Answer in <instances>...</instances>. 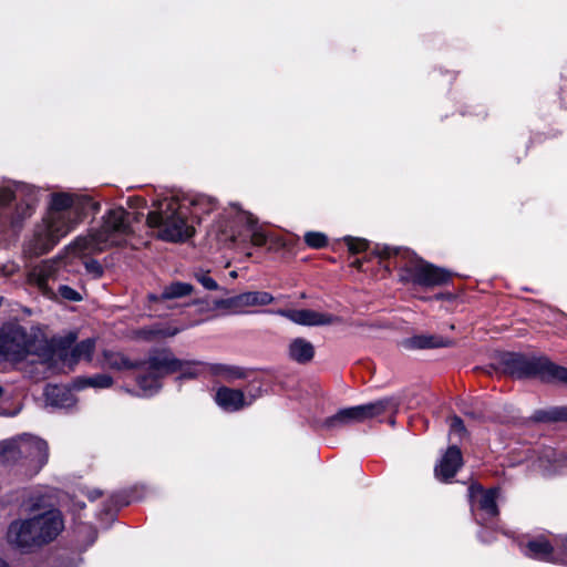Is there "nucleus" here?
Instances as JSON below:
<instances>
[{"label": "nucleus", "mask_w": 567, "mask_h": 567, "mask_svg": "<svg viewBox=\"0 0 567 567\" xmlns=\"http://www.w3.org/2000/svg\"><path fill=\"white\" fill-rule=\"evenodd\" d=\"M207 363H187L174 355L167 349H155L150 351L144 367L145 373L136 375V384L143 392V395L151 396L162 388V380L173 373L181 372V378L193 379L199 374L207 373L203 368Z\"/></svg>", "instance_id": "obj_1"}, {"label": "nucleus", "mask_w": 567, "mask_h": 567, "mask_svg": "<svg viewBox=\"0 0 567 567\" xmlns=\"http://www.w3.org/2000/svg\"><path fill=\"white\" fill-rule=\"evenodd\" d=\"M378 255L381 258L393 257L395 259V266L401 270L400 279L403 282L435 287L445 285L451 280L449 270L419 258L408 248L382 246L378 247Z\"/></svg>", "instance_id": "obj_2"}, {"label": "nucleus", "mask_w": 567, "mask_h": 567, "mask_svg": "<svg viewBox=\"0 0 567 567\" xmlns=\"http://www.w3.org/2000/svg\"><path fill=\"white\" fill-rule=\"evenodd\" d=\"M188 208L176 198L159 200L147 215L146 224L157 229V237L165 241L181 243L194 235V227L187 220Z\"/></svg>", "instance_id": "obj_3"}, {"label": "nucleus", "mask_w": 567, "mask_h": 567, "mask_svg": "<svg viewBox=\"0 0 567 567\" xmlns=\"http://www.w3.org/2000/svg\"><path fill=\"white\" fill-rule=\"evenodd\" d=\"M93 205L89 196L54 194L48 217L43 221L60 241L82 221L85 210Z\"/></svg>", "instance_id": "obj_4"}, {"label": "nucleus", "mask_w": 567, "mask_h": 567, "mask_svg": "<svg viewBox=\"0 0 567 567\" xmlns=\"http://www.w3.org/2000/svg\"><path fill=\"white\" fill-rule=\"evenodd\" d=\"M49 460L48 443L37 436L24 434L16 440L0 443V462H20L30 476L38 474Z\"/></svg>", "instance_id": "obj_5"}, {"label": "nucleus", "mask_w": 567, "mask_h": 567, "mask_svg": "<svg viewBox=\"0 0 567 567\" xmlns=\"http://www.w3.org/2000/svg\"><path fill=\"white\" fill-rule=\"evenodd\" d=\"M505 373L513 378H539L545 382L567 384V368L557 365L545 357L528 359L518 353H506L501 360Z\"/></svg>", "instance_id": "obj_6"}, {"label": "nucleus", "mask_w": 567, "mask_h": 567, "mask_svg": "<svg viewBox=\"0 0 567 567\" xmlns=\"http://www.w3.org/2000/svg\"><path fill=\"white\" fill-rule=\"evenodd\" d=\"M398 406L394 400L385 398L368 404L339 410L334 415L326 419L323 426L328 430H338L344 426L362 423L383 414Z\"/></svg>", "instance_id": "obj_7"}, {"label": "nucleus", "mask_w": 567, "mask_h": 567, "mask_svg": "<svg viewBox=\"0 0 567 567\" xmlns=\"http://www.w3.org/2000/svg\"><path fill=\"white\" fill-rule=\"evenodd\" d=\"M97 233L106 248L124 244L132 234L131 214L123 208L110 210Z\"/></svg>", "instance_id": "obj_8"}, {"label": "nucleus", "mask_w": 567, "mask_h": 567, "mask_svg": "<svg viewBox=\"0 0 567 567\" xmlns=\"http://www.w3.org/2000/svg\"><path fill=\"white\" fill-rule=\"evenodd\" d=\"M29 352L25 330L20 326H7L0 331V354L12 361L22 360Z\"/></svg>", "instance_id": "obj_9"}, {"label": "nucleus", "mask_w": 567, "mask_h": 567, "mask_svg": "<svg viewBox=\"0 0 567 567\" xmlns=\"http://www.w3.org/2000/svg\"><path fill=\"white\" fill-rule=\"evenodd\" d=\"M7 540L12 547L24 553L42 547L30 518L13 520L8 527Z\"/></svg>", "instance_id": "obj_10"}, {"label": "nucleus", "mask_w": 567, "mask_h": 567, "mask_svg": "<svg viewBox=\"0 0 567 567\" xmlns=\"http://www.w3.org/2000/svg\"><path fill=\"white\" fill-rule=\"evenodd\" d=\"M30 519L42 546L54 540L64 529L62 514L59 509L53 507L43 513L33 515Z\"/></svg>", "instance_id": "obj_11"}, {"label": "nucleus", "mask_w": 567, "mask_h": 567, "mask_svg": "<svg viewBox=\"0 0 567 567\" xmlns=\"http://www.w3.org/2000/svg\"><path fill=\"white\" fill-rule=\"evenodd\" d=\"M275 300L267 291H247L240 295L215 301L216 308L229 309L233 312H243L245 308L267 306Z\"/></svg>", "instance_id": "obj_12"}, {"label": "nucleus", "mask_w": 567, "mask_h": 567, "mask_svg": "<svg viewBox=\"0 0 567 567\" xmlns=\"http://www.w3.org/2000/svg\"><path fill=\"white\" fill-rule=\"evenodd\" d=\"M276 313L289 319L296 324L308 327L330 326L341 321L337 316L311 309H280L276 311Z\"/></svg>", "instance_id": "obj_13"}, {"label": "nucleus", "mask_w": 567, "mask_h": 567, "mask_svg": "<svg viewBox=\"0 0 567 567\" xmlns=\"http://www.w3.org/2000/svg\"><path fill=\"white\" fill-rule=\"evenodd\" d=\"M58 243L59 239L55 238L43 221L34 229L33 237L25 245V252L31 256H40L49 252Z\"/></svg>", "instance_id": "obj_14"}, {"label": "nucleus", "mask_w": 567, "mask_h": 567, "mask_svg": "<svg viewBox=\"0 0 567 567\" xmlns=\"http://www.w3.org/2000/svg\"><path fill=\"white\" fill-rule=\"evenodd\" d=\"M215 401L223 410L227 412H236L252 403L247 400L244 392L238 389L220 386L215 394Z\"/></svg>", "instance_id": "obj_15"}, {"label": "nucleus", "mask_w": 567, "mask_h": 567, "mask_svg": "<svg viewBox=\"0 0 567 567\" xmlns=\"http://www.w3.org/2000/svg\"><path fill=\"white\" fill-rule=\"evenodd\" d=\"M462 464L463 458L460 449L455 445L450 446L435 466V476L443 482H447L455 476Z\"/></svg>", "instance_id": "obj_16"}, {"label": "nucleus", "mask_w": 567, "mask_h": 567, "mask_svg": "<svg viewBox=\"0 0 567 567\" xmlns=\"http://www.w3.org/2000/svg\"><path fill=\"white\" fill-rule=\"evenodd\" d=\"M102 357H103V365L109 369L116 370V371L138 369L140 372L137 373V375L146 372V369L144 367L146 359L141 362L135 361V360H132L124 352L116 351V350H104L102 352Z\"/></svg>", "instance_id": "obj_17"}, {"label": "nucleus", "mask_w": 567, "mask_h": 567, "mask_svg": "<svg viewBox=\"0 0 567 567\" xmlns=\"http://www.w3.org/2000/svg\"><path fill=\"white\" fill-rule=\"evenodd\" d=\"M64 266L63 259L45 260L33 269L32 276L35 278L38 286L45 290L51 279L55 280L61 277V270Z\"/></svg>", "instance_id": "obj_18"}, {"label": "nucleus", "mask_w": 567, "mask_h": 567, "mask_svg": "<svg viewBox=\"0 0 567 567\" xmlns=\"http://www.w3.org/2000/svg\"><path fill=\"white\" fill-rule=\"evenodd\" d=\"M107 249L97 230L87 236H80L68 246L73 255H90Z\"/></svg>", "instance_id": "obj_19"}, {"label": "nucleus", "mask_w": 567, "mask_h": 567, "mask_svg": "<svg viewBox=\"0 0 567 567\" xmlns=\"http://www.w3.org/2000/svg\"><path fill=\"white\" fill-rule=\"evenodd\" d=\"M470 497L478 504V507L484 511L489 517L498 514L496 505V493L492 489L483 491L477 484H472L468 487Z\"/></svg>", "instance_id": "obj_20"}, {"label": "nucleus", "mask_w": 567, "mask_h": 567, "mask_svg": "<svg viewBox=\"0 0 567 567\" xmlns=\"http://www.w3.org/2000/svg\"><path fill=\"white\" fill-rule=\"evenodd\" d=\"M95 351V339L89 338L75 344L69 352L63 354V361L70 365L76 364L80 360L91 361Z\"/></svg>", "instance_id": "obj_21"}, {"label": "nucleus", "mask_w": 567, "mask_h": 567, "mask_svg": "<svg viewBox=\"0 0 567 567\" xmlns=\"http://www.w3.org/2000/svg\"><path fill=\"white\" fill-rule=\"evenodd\" d=\"M525 555L527 557L544 561H555L554 548L544 537L529 540L525 546Z\"/></svg>", "instance_id": "obj_22"}, {"label": "nucleus", "mask_w": 567, "mask_h": 567, "mask_svg": "<svg viewBox=\"0 0 567 567\" xmlns=\"http://www.w3.org/2000/svg\"><path fill=\"white\" fill-rule=\"evenodd\" d=\"M288 353L291 360L303 364L313 359L315 347L303 338H296L290 342Z\"/></svg>", "instance_id": "obj_23"}, {"label": "nucleus", "mask_w": 567, "mask_h": 567, "mask_svg": "<svg viewBox=\"0 0 567 567\" xmlns=\"http://www.w3.org/2000/svg\"><path fill=\"white\" fill-rule=\"evenodd\" d=\"M203 368L207 370V373L219 377L227 382L245 378V372L235 365L207 363V365H203Z\"/></svg>", "instance_id": "obj_24"}, {"label": "nucleus", "mask_w": 567, "mask_h": 567, "mask_svg": "<svg viewBox=\"0 0 567 567\" xmlns=\"http://www.w3.org/2000/svg\"><path fill=\"white\" fill-rule=\"evenodd\" d=\"M193 289L190 284L175 281L166 286L161 296L151 295L150 299L153 301L177 299L190 295Z\"/></svg>", "instance_id": "obj_25"}, {"label": "nucleus", "mask_w": 567, "mask_h": 567, "mask_svg": "<svg viewBox=\"0 0 567 567\" xmlns=\"http://www.w3.org/2000/svg\"><path fill=\"white\" fill-rule=\"evenodd\" d=\"M113 378L106 373H99L93 377H79L74 380L73 385L76 390L85 388L109 389L113 385Z\"/></svg>", "instance_id": "obj_26"}, {"label": "nucleus", "mask_w": 567, "mask_h": 567, "mask_svg": "<svg viewBox=\"0 0 567 567\" xmlns=\"http://www.w3.org/2000/svg\"><path fill=\"white\" fill-rule=\"evenodd\" d=\"M450 341H444L434 336H415L405 340V346L410 349H429L450 346Z\"/></svg>", "instance_id": "obj_27"}, {"label": "nucleus", "mask_w": 567, "mask_h": 567, "mask_svg": "<svg viewBox=\"0 0 567 567\" xmlns=\"http://www.w3.org/2000/svg\"><path fill=\"white\" fill-rule=\"evenodd\" d=\"M179 332V329L177 328H142L136 331V337L153 341L159 338H167V337H174Z\"/></svg>", "instance_id": "obj_28"}, {"label": "nucleus", "mask_w": 567, "mask_h": 567, "mask_svg": "<svg viewBox=\"0 0 567 567\" xmlns=\"http://www.w3.org/2000/svg\"><path fill=\"white\" fill-rule=\"evenodd\" d=\"M20 203L16 208V213L11 218L13 226L19 225L25 218L31 217L34 212L35 199L30 195L27 199L19 198Z\"/></svg>", "instance_id": "obj_29"}, {"label": "nucleus", "mask_w": 567, "mask_h": 567, "mask_svg": "<svg viewBox=\"0 0 567 567\" xmlns=\"http://www.w3.org/2000/svg\"><path fill=\"white\" fill-rule=\"evenodd\" d=\"M243 218L247 227L251 230L250 241L254 246H264L268 240V235L257 227V219L251 214H244Z\"/></svg>", "instance_id": "obj_30"}, {"label": "nucleus", "mask_w": 567, "mask_h": 567, "mask_svg": "<svg viewBox=\"0 0 567 567\" xmlns=\"http://www.w3.org/2000/svg\"><path fill=\"white\" fill-rule=\"evenodd\" d=\"M44 395L48 404L52 406H63L66 401V393L58 385H47Z\"/></svg>", "instance_id": "obj_31"}, {"label": "nucleus", "mask_w": 567, "mask_h": 567, "mask_svg": "<svg viewBox=\"0 0 567 567\" xmlns=\"http://www.w3.org/2000/svg\"><path fill=\"white\" fill-rule=\"evenodd\" d=\"M305 243L313 249H321L327 246L328 237L320 231H308L305 234Z\"/></svg>", "instance_id": "obj_32"}, {"label": "nucleus", "mask_w": 567, "mask_h": 567, "mask_svg": "<svg viewBox=\"0 0 567 567\" xmlns=\"http://www.w3.org/2000/svg\"><path fill=\"white\" fill-rule=\"evenodd\" d=\"M23 192L22 186H16V188L11 187H4L0 189V205L7 206L13 200H17L21 197V194Z\"/></svg>", "instance_id": "obj_33"}, {"label": "nucleus", "mask_w": 567, "mask_h": 567, "mask_svg": "<svg viewBox=\"0 0 567 567\" xmlns=\"http://www.w3.org/2000/svg\"><path fill=\"white\" fill-rule=\"evenodd\" d=\"M449 425L451 435H457L460 439L466 435L464 422L457 415H453L449 419Z\"/></svg>", "instance_id": "obj_34"}, {"label": "nucleus", "mask_w": 567, "mask_h": 567, "mask_svg": "<svg viewBox=\"0 0 567 567\" xmlns=\"http://www.w3.org/2000/svg\"><path fill=\"white\" fill-rule=\"evenodd\" d=\"M196 280L203 285L204 288L208 290L218 289L217 282L209 276L208 271L198 270L194 274Z\"/></svg>", "instance_id": "obj_35"}, {"label": "nucleus", "mask_w": 567, "mask_h": 567, "mask_svg": "<svg viewBox=\"0 0 567 567\" xmlns=\"http://www.w3.org/2000/svg\"><path fill=\"white\" fill-rule=\"evenodd\" d=\"M346 243L349 251L352 254L362 252L368 248V241L365 239L348 237L346 238Z\"/></svg>", "instance_id": "obj_36"}, {"label": "nucleus", "mask_w": 567, "mask_h": 567, "mask_svg": "<svg viewBox=\"0 0 567 567\" xmlns=\"http://www.w3.org/2000/svg\"><path fill=\"white\" fill-rule=\"evenodd\" d=\"M58 291L62 298L70 301H80L82 299V296L76 290L65 285H61Z\"/></svg>", "instance_id": "obj_37"}, {"label": "nucleus", "mask_w": 567, "mask_h": 567, "mask_svg": "<svg viewBox=\"0 0 567 567\" xmlns=\"http://www.w3.org/2000/svg\"><path fill=\"white\" fill-rule=\"evenodd\" d=\"M85 269L92 274L94 278H100L103 275V267L96 260H89L85 262Z\"/></svg>", "instance_id": "obj_38"}, {"label": "nucleus", "mask_w": 567, "mask_h": 567, "mask_svg": "<svg viewBox=\"0 0 567 567\" xmlns=\"http://www.w3.org/2000/svg\"><path fill=\"white\" fill-rule=\"evenodd\" d=\"M555 419L567 420V409H561L560 411H557Z\"/></svg>", "instance_id": "obj_39"}, {"label": "nucleus", "mask_w": 567, "mask_h": 567, "mask_svg": "<svg viewBox=\"0 0 567 567\" xmlns=\"http://www.w3.org/2000/svg\"><path fill=\"white\" fill-rule=\"evenodd\" d=\"M563 554L567 559V536L561 539Z\"/></svg>", "instance_id": "obj_40"}, {"label": "nucleus", "mask_w": 567, "mask_h": 567, "mask_svg": "<svg viewBox=\"0 0 567 567\" xmlns=\"http://www.w3.org/2000/svg\"><path fill=\"white\" fill-rule=\"evenodd\" d=\"M75 339H76V334H74V333H70V334L65 338L64 342H65V343H68V344H72V343L75 341Z\"/></svg>", "instance_id": "obj_41"}, {"label": "nucleus", "mask_w": 567, "mask_h": 567, "mask_svg": "<svg viewBox=\"0 0 567 567\" xmlns=\"http://www.w3.org/2000/svg\"><path fill=\"white\" fill-rule=\"evenodd\" d=\"M0 567H9L8 564L0 558Z\"/></svg>", "instance_id": "obj_42"}]
</instances>
